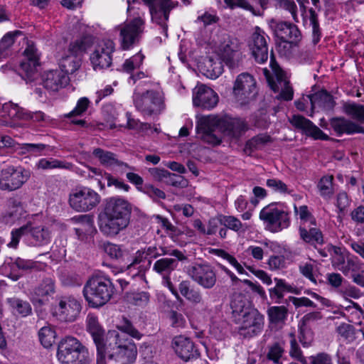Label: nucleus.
Listing matches in <instances>:
<instances>
[{"mask_svg":"<svg viewBox=\"0 0 364 364\" xmlns=\"http://www.w3.org/2000/svg\"><path fill=\"white\" fill-rule=\"evenodd\" d=\"M218 102L217 93L205 85H200L193 89V103L196 107L210 109L215 107Z\"/></svg>","mask_w":364,"mask_h":364,"instance_id":"5701e85b","label":"nucleus"},{"mask_svg":"<svg viewBox=\"0 0 364 364\" xmlns=\"http://www.w3.org/2000/svg\"><path fill=\"white\" fill-rule=\"evenodd\" d=\"M144 193L155 202L166 198V193L153 185H146L144 186Z\"/></svg>","mask_w":364,"mask_h":364,"instance_id":"338daca9","label":"nucleus"},{"mask_svg":"<svg viewBox=\"0 0 364 364\" xmlns=\"http://www.w3.org/2000/svg\"><path fill=\"white\" fill-rule=\"evenodd\" d=\"M87 348L75 337L67 336L58 345L57 357L62 364H90Z\"/></svg>","mask_w":364,"mask_h":364,"instance_id":"423d86ee","label":"nucleus"},{"mask_svg":"<svg viewBox=\"0 0 364 364\" xmlns=\"http://www.w3.org/2000/svg\"><path fill=\"white\" fill-rule=\"evenodd\" d=\"M42 81L46 90L57 92L68 84L69 77L63 70H53L45 73Z\"/></svg>","mask_w":364,"mask_h":364,"instance_id":"a878e982","label":"nucleus"},{"mask_svg":"<svg viewBox=\"0 0 364 364\" xmlns=\"http://www.w3.org/2000/svg\"><path fill=\"white\" fill-rule=\"evenodd\" d=\"M231 308L239 336L250 339L261 334L264 327V316L242 300L235 299Z\"/></svg>","mask_w":364,"mask_h":364,"instance_id":"20e7f679","label":"nucleus"},{"mask_svg":"<svg viewBox=\"0 0 364 364\" xmlns=\"http://www.w3.org/2000/svg\"><path fill=\"white\" fill-rule=\"evenodd\" d=\"M338 269L341 271L345 275L348 276L350 274H355L360 269L358 262L351 257H347L346 262L343 266L338 267Z\"/></svg>","mask_w":364,"mask_h":364,"instance_id":"052dcab7","label":"nucleus"},{"mask_svg":"<svg viewBox=\"0 0 364 364\" xmlns=\"http://www.w3.org/2000/svg\"><path fill=\"white\" fill-rule=\"evenodd\" d=\"M38 337L43 347L48 348L55 343L56 333L51 326H48L42 327L39 330Z\"/></svg>","mask_w":364,"mask_h":364,"instance_id":"c03bdc74","label":"nucleus"},{"mask_svg":"<svg viewBox=\"0 0 364 364\" xmlns=\"http://www.w3.org/2000/svg\"><path fill=\"white\" fill-rule=\"evenodd\" d=\"M27 237L30 239V245L43 246L50 242L51 238L50 231L44 226L32 228L29 225Z\"/></svg>","mask_w":364,"mask_h":364,"instance_id":"2f4dec72","label":"nucleus"},{"mask_svg":"<svg viewBox=\"0 0 364 364\" xmlns=\"http://www.w3.org/2000/svg\"><path fill=\"white\" fill-rule=\"evenodd\" d=\"M127 300L129 303L140 306H146L150 301V294L147 291H134L127 294Z\"/></svg>","mask_w":364,"mask_h":364,"instance_id":"79ce46f5","label":"nucleus"},{"mask_svg":"<svg viewBox=\"0 0 364 364\" xmlns=\"http://www.w3.org/2000/svg\"><path fill=\"white\" fill-rule=\"evenodd\" d=\"M187 274L193 282L205 289H212L217 282L214 267L207 262L192 264L187 268Z\"/></svg>","mask_w":364,"mask_h":364,"instance_id":"f8f14e48","label":"nucleus"},{"mask_svg":"<svg viewBox=\"0 0 364 364\" xmlns=\"http://www.w3.org/2000/svg\"><path fill=\"white\" fill-rule=\"evenodd\" d=\"M144 56L141 53H137L127 59L122 65V69L127 73H132L134 69L139 68L142 64Z\"/></svg>","mask_w":364,"mask_h":364,"instance_id":"5fc2aeb1","label":"nucleus"},{"mask_svg":"<svg viewBox=\"0 0 364 364\" xmlns=\"http://www.w3.org/2000/svg\"><path fill=\"white\" fill-rule=\"evenodd\" d=\"M219 221L220 222V225L233 231L239 232L241 230L243 231L245 230V228H243V224L236 217L219 215Z\"/></svg>","mask_w":364,"mask_h":364,"instance_id":"09e8293b","label":"nucleus"},{"mask_svg":"<svg viewBox=\"0 0 364 364\" xmlns=\"http://www.w3.org/2000/svg\"><path fill=\"white\" fill-rule=\"evenodd\" d=\"M259 218L267 224L272 232H279L289 227L290 220L287 212L277 208L274 203L263 208Z\"/></svg>","mask_w":364,"mask_h":364,"instance_id":"ddd939ff","label":"nucleus"},{"mask_svg":"<svg viewBox=\"0 0 364 364\" xmlns=\"http://www.w3.org/2000/svg\"><path fill=\"white\" fill-rule=\"evenodd\" d=\"M108 342L106 341L105 345L96 346L97 348V364H106V355H107L110 359L114 358L120 364H128L129 363H123L122 358H119L115 355H111L114 350L108 348Z\"/></svg>","mask_w":364,"mask_h":364,"instance_id":"a18cd8bd","label":"nucleus"},{"mask_svg":"<svg viewBox=\"0 0 364 364\" xmlns=\"http://www.w3.org/2000/svg\"><path fill=\"white\" fill-rule=\"evenodd\" d=\"M269 37L259 27L256 26L251 35L248 46L251 51V55L255 62L259 64L265 63L269 56V48L267 41Z\"/></svg>","mask_w":364,"mask_h":364,"instance_id":"dca6fc26","label":"nucleus"},{"mask_svg":"<svg viewBox=\"0 0 364 364\" xmlns=\"http://www.w3.org/2000/svg\"><path fill=\"white\" fill-rule=\"evenodd\" d=\"M218 128L227 136L238 139L248 129V125L245 120L240 118L218 117L213 115L201 117L197 121L196 132L198 137L213 146L221 141L220 136L215 134Z\"/></svg>","mask_w":364,"mask_h":364,"instance_id":"f257e3e1","label":"nucleus"},{"mask_svg":"<svg viewBox=\"0 0 364 364\" xmlns=\"http://www.w3.org/2000/svg\"><path fill=\"white\" fill-rule=\"evenodd\" d=\"M18 34H20V31L9 32L1 38L0 41V58H4L8 55V48L13 45L14 38Z\"/></svg>","mask_w":364,"mask_h":364,"instance_id":"6e6d98bb","label":"nucleus"},{"mask_svg":"<svg viewBox=\"0 0 364 364\" xmlns=\"http://www.w3.org/2000/svg\"><path fill=\"white\" fill-rule=\"evenodd\" d=\"M218 54L230 68L237 67L242 58L241 43L237 38L224 33L218 36Z\"/></svg>","mask_w":364,"mask_h":364,"instance_id":"1a4fd4ad","label":"nucleus"},{"mask_svg":"<svg viewBox=\"0 0 364 364\" xmlns=\"http://www.w3.org/2000/svg\"><path fill=\"white\" fill-rule=\"evenodd\" d=\"M344 112L359 122L364 123V106L355 103H348L343 106Z\"/></svg>","mask_w":364,"mask_h":364,"instance_id":"49530a36","label":"nucleus"},{"mask_svg":"<svg viewBox=\"0 0 364 364\" xmlns=\"http://www.w3.org/2000/svg\"><path fill=\"white\" fill-rule=\"evenodd\" d=\"M93 156L98 159L100 164L106 167H115L118 166L122 168L134 169L127 164L120 161L117 157V155L111 151L104 150L101 148H96L92 151Z\"/></svg>","mask_w":364,"mask_h":364,"instance_id":"c756f323","label":"nucleus"},{"mask_svg":"<svg viewBox=\"0 0 364 364\" xmlns=\"http://www.w3.org/2000/svg\"><path fill=\"white\" fill-rule=\"evenodd\" d=\"M294 213L298 214L300 220L304 223H309L311 225L315 224V219L312 216L311 213L309 211L306 205H301L297 208L296 205H294Z\"/></svg>","mask_w":364,"mask_h":364,"instance_id":"680f3d73","label":"nucleus"},{"mask_svg":"<svg viewBox=\"0 0 364 364\" xmlns=\"http://www.w3.org/2000/svg\"><path fill=\"white\" fill-rule=\"evenodd\" d=\"M23 214V207L20 201L16 199H11L9 201V210L6 215L11 220L19 219Z\"/></svg>","mask_w":364,"mask_h":364,"instance_id":"864d4df0","label":"nucleus"},{"mask_svg":"<svg viewBox=\"0 0 364 364\" xmlns=\"http://www.w3.org/2000/svg\"><path fill=\"white\" fill-rule=\"evenodd\" d=\"M76 220L80 224L79 227L74 228L77 237L80 241L86 242L89 235L93 232V221L91 217L87 215L79 216Z\"/></svg>","mask_w":364,"mask_h":364,"instance_id":"f704fd0d","label":"nucleus"},{"mask_svg":"<svg viewBox=\"0 0 364 364\" xmlns=\"http://www.w3.org/2000/svg\"><path fill=\"white\" fill-rule=\"evenodd\" d=\"M336 331L346 340L353 341L355 338L354 328L352 325L343 323L337 327Z\"/></svg>","mask_w":364,"mask_h":364,"instance_id":"0e129e2a","label":"nucleus"},{"mask_svg":"<svg viewBox=\"0 0 364 364\" xmlns=\"http://www.w3.org/2000/svg\"><path fill=\"white\" fill-rule=\"evenodd\" d=\"M55 293V284L51 278H46L34 289L33 294L38 301L43 304V299Z\"/></svg>","mask_w":364,"mask_h":364,"instance_id":"e433bc0d","label":"nucleus"},{"mask_svg":"<svg viewBox=\"0 0 364 364\" xmlns=\"http://www.w3.org/2000/svg\"><path fill=\"white\" fill-rule=\"evenodd\" d=\"M310 100L312 108L314 107L316 103L318 106L327 109H332L334 107V102L332 96L326 92H321L311 96Z\"/></svg>","mask_w":364,"mask_h":364,"instance_id":"37998d69","label":"nucleus"},{"mask_svg":"<svg viewBox=\"0 0 364 364\" xmlns=\"http://www.w3.org/2000/svg\"><path fill=\"white\" fill-rule=\"evenodd\" d=\"M127 269H134L139 270L141 267V263L145 260V256L141 250H138L133 256L124 259Z\"/></svg>","mask_w":364,"mask_h":364,"instance_id":"bf43d9fd","label":"nucleus"},{"mask_svg":"<svg viewBox=\"0 0 364 364\" xmlns=\"http://www.w3.org/2000/svg\"><path fill=\"white\" fill-rule=\"evenodd\" d=\"M187 257L180 250L172 249L168 251L166 256L158 259L153 264V271L162 277V283L168 288L171 293L178 298V293L172 284L170 274L175 271L179 262L184 261Z\"/></svg>","mask_w":364,"mask_h":364,"instance_id":"0eeeda50","label":"nucleus"},{"mask_svg":"<svg viewBox=\"0 0 364 364\" xmlns=\"http://www.w3.org/2000/svg\"><path fill=\"white\" fill-rule=\"evenodd\" d=\"M290 123L295 128L301 130L306 135L314 139L327 140L328 136L323 133L311 121L299 114H294L289 119Z\"/></svg>","mask_w":364,"mask_h":364,"instance_id":"393cba45","label":"nucleus"},{"mask_svg":"<svg viewBox=\"0 0 364 364\" xmlns=\"http://www.w3.org/2000/svg\"><path fill=\"white\" fill-rule=\"evenodd\" d=\"M267 315L269 326L281 329L286 324L289 310L285 306H271L267 308Z\"/></svg>","mask_w":364,"mask_h":364,"instance_id":"c85d7f7f","label":"nucleus"},{"mask_svg":"<svg viewBox=\"0 0 364 364\" xmlns=\"http://www.w3.org/2000/svg\"><path fill=\"white\" fill-rule=\"evenodd\" d=\"M309 12L310 14V25L312 28V42L316 45L320 41L322 33L319 26L318 14L313 9H310Z\"/></svg>","mask_w":364,"mask_h":364,"instance_id":"de8ad7c7","label":"nucleus"},{"mask_svg":"<svg viewBox=\"0 0 364 364\" xmlns=\"http://www.w3.org/2000/svg\"><path fill=\"white\" fill-rule=\"evenodd\" d=\"M81 310L80 302L74 297L65 296L60 297L55 312L58 318L65 322L75 321Z\"/></svg>","mask_w":364,"mask_h":364,"instance_id":"412c9836","label":"nucleus"},{"mask_svg":"<svg viewBox=\"0 0 364 364\" xmlns=\"http://www.w3.org/2000/svg\"><path fill=\"white\" fill-rule=\"evenodd\" d=\"M170 250L171 249L165 246L153 245L141 249V251L144 252L145 259L147 257L150 259H156L160 257L166 256Z\"/></svg>","mask_w":364,"mask_h":364,"instance_id":"8fccbe9b","label":"nucleus"},{"mask_svg":"<svg viewBox=\"0 0 364 364\" xmlns=\"http://www.w3.org/2000/svg\"><path fill=\"white\" fill-rule=\"evenodd\" d=\"M333 176H325L321 178L318 188L321 196L330 197L332 196L333 193Z\"/></svg>","mask_w":364,"mask_h":364,"instance_id":"3c124183","label":"nucleus"},{"mask_svg":"<svg viewBox=\"0 0 364 364\" xmlns=\"http://www.w3.org/2000/svg\"><path fill=\"white\" fill-rule=\"evenodd\" d=\"M266 186L273 191L281 194H290L292 193V190H291L286 183L278 178H272L267 179Z\"/></svg>","mask_w":364,"mask_h":364,"instance_id":"603ef678","label":"nucleus"},{"mask_svg":"<svg viewBox=\"0 0 364 364\" xmlns=\"http://www.w3.org/2000/svg\"><path fill=\"white\" fill-rule=\"evenodd\" d=\"M100 202V195L88 187L75 188L69 196L70 207L77 212L89 211L95 208Z\"/></svg>","mask_w":364,"mask_h":364,"instance_id":"9b49d317","label":"nucleus"},{"mask_svg":"<svg viewBox=\"0 0 364 364\" xmlns=\"http://www.w3.org/2000/svg\"><path fill=\"white\" fill-rule=\"evenodd\" d=\"M114 50L112 41L106 40L98 44L90 58L93 69L100 71L109 68L112 65Z\"/></svg>","mask_w":364,"mask_h":364,"instance_id":"a211bd4d","label":"nucleus"},{"mask_svg":"<svg viewBox=\"0 0 364 364\" xmlns=\"http://www.w3.org/2000/svg\"><path fill=\"white\" fill-rule=\"evenodd\" d=\"M267 358L275 363H279L284 353V346L282 343L276 342L269 346Z\"/></svg>","mask_w":364,"mask_h":364,"instance_id":"4d7b16f0","label":"nucleus"},{"mask_svg":"<svg viewBox=\"0 0 364 364\" xmlns=\"http://www.w3.org/2000/svg\"><path fill=\"white\" fill-rule=\"evenodd\" d=\"M144 28V21L141 18H135L126 23L120 30L122 47L128 50L139 41Z\"/></svg>","mask_w":364,"mask_h":364,"instance_id":"6ab92c4d","label":"nucleus"},{"mask_svg":"<svg viewBox=\"0 0 364 364\" xmlns=\"http://www.w3.org/2000/svg\"><path fill=\"white\" fill-rule=\"evenodd\" d=\"M117 331H109L106 336L108 348L114 350L111 355L122 358L123 363H132L136 358L137 348L129 336L140 340L142 334L125 317L122 318L121 323L117 326Z\"/></svg>","mask_w":364,"mask_h":364,"instance_id":"7ed1b4c3","label":"nucleus"},{"mask_svg":"<svg viewBox=\"0 0 364 364\" xmlns=\"http://www.w3.org/2000/svg\"><path fill=\"white\" fill-rule=\"evenodd\" d=\"M299 233L301 238L306 242L321 244L323 242V235L318 228H310L308 230L306 228L300 227Z\"/></svg>","mask_w":364,"mask_h":364,"instance_id":"58836bf2","label":"nucleus"},{"mask_svg":"<svg viewBox=\"0 0 364 364\" xmlns=\"http://www.w3.org/2000/svg\"><path fill=\"white\" fill-rule=\"evenodd\" d=\"M257 93L256 82L253 76L247 73L240 74L234 83L233 95L241 105L253 100Z\"/></svg>","mask_w":364,"mask_h":364,"instance_id":"2eb2a0df","label":"nucleus"},{"mask_svg":"<svg viewBox=\"0 0 364 364\" xmlns=\"http://www.w3.org/2000/svg\"><path fill=\"white\" fill-rule=\"evenodd\" d=\"M176 355L184 361H188L199 355L193 342L184 336H175L171 343Z\"/></svg>","mask_w":364,"mask_h":364,"instance_id":"b1692460","label":"nucleus"},{"mask_svg":"<svg viewBox=\"0 0 364 364\" xmlns=\"http://www.w3.org/2000/svg\"><path fill=\"white\" fill-rule=\"evenodd\" d=\"M112 280L105 275H93L83 287V296L90 306L100 307L106 304L115 294Z\"/></svg>","mask_w":364,"mask_h":364,"instance_id":"39448f33","label":"nucleus"},{"mask_svg":"<svg viewBox=\"0 0 364 364\" xmlns=\"http://www.w3.org/2000/svg\"><path fill=\"white\" fill-rule=\"evenodd\" d=\"M275 286L269 289L270 299L275 304H280L284 298V293H296L295 287L287 283L284 279L279 278L274 279Z\"/></svg>","mask_w":364,"mask_h":364,"instance_id":"473e14b6","label":"nucleus"},{"mask_svg":"<svg viewBox=\"0 0 364 364\" xmlns=\"http://www.w3.org/2000/svg\"><path fill=\"white\" fill-rule=\"evenodd\" d=\"M133 99L135 107L144 116L159 114L164 109V97L156 90L135 93Z\"/></svg>","mask_w":364,"mask_h":364,"instance_id":"9d476101","label":"nucleus"},{"mask_svg":"<svg viewBox=\"0 0 364 364\" xmlns=\"http://www.w3.org/2000/svg\"><path fill=\"white\" fill-rule=\"evenodd\" d=\"M7 303L14 314H17L23 317L27 316L32 313V308L29 302L19 298L13 297L7 299Z\"/></svg>","mask_w":364,"mask_h":364,"instance_id":"4c0bfd02","label":"nucleus"},{"mask_svg":"<svg viewBox=\"0 0 364 364\" xmlns=\"http://www.w3.org/2000/svg\"><path fill=\"white\" fill-rule=\"evenodd\" d=\"M270 141V136L267 134H258L248 140L245 146L244 151L250 155L255 150L261 149Z\"/></svg>","mask_w":364,"mask_h":364,"instance_id":"ea45409f","label":"nucleus"},{"mask_svg":"<svg viewBox=\"0 0 364 364\" xmlns=\"http://www.w3.org/2000/svg\"><path fill=\"white\" fill-rule=\"evenodd\" d=\"M87 331L91 334L96 346L106 344V341H104V329L100 325L97 317L92 315L87 316Z\"/></svg>","mask_w":364,"mask_h":364,"instance_id":"72a5a7b5","label":"nucleus"},{"mask_svg":"<svg viewBox=\"0 0 364 364\" xmlns=\"http://www.w3.org/2000/svg\"><path fill=\"white\" fill-rule=\"evenodd\" d=\"M269 65L274 75L273 77L271 76L270 72L267 68L262 69L269 87L274 92H279V98L287 101L291 100L294 95L293 89L290 85L286 73L276 62L272 50L270 53Z\"/></svg>","mask_w":364,"mask_h":364,"instance_id":"6e6552de","label":"nucleus"},{"mask_svg":"<svg viewBox=\"0 0 364 364\" xmlns=\"http://www.w3.org/2000/svg\"><path fill=\"white\" fill-rule=\"evenodd\" d=\"M81 65L80 60L74 55L62 58L60 61V70L68 76V74L75 73Z\"/></svg>","mask_w":364,"mask_h":364,"instance_id":"a19ab883","label":"nucleus"},{"mask_svg":"<svg viewBox=\"0 0 364 364\" xmlns=\"http://www.w3.org/2000/svg\"><path fill=\"white\" fill-rule=\"evenodd\" d=\"M271 28L275 36L282 41H297L300 36V31L297 26L287 22H278L274 19L269 23Z\"/></svg>","mask_w":364,"mask_h":364,"instance_id":"bb28decb","label":"nucleus"},{"mask_svg":"<svg viewBox=\"0 0 364 364\" xmlns=\"http://www.w3.org/2000/svg\"><path fill=\"white\" fill-rule=\"evenodd\" d=\"M9 260L5 263L4 268L7 272V277L13 281H17L21 277L23 272H31L38 266L37 262L21 257L10 258Z\"/></svg>","mask_w":364,"mask_h":364,"instance_id":"4be33fe9","label":"nucleus"},{"mask_svg":"<svg viewBox=\"0 0 364 364\" xmlns=\"http://www.w3.org/2000/svg\"><path fill=\"white\" fill-rule=\"evenodd\" d=\"M149 6L151 21L162 29L167 36V24L170 11L175 7L171 0H143Z\"/></svg>","mask_w":364,"mask_h":364,"instance_id":"f3484780","label":"nucleus"},{"mask_svg":"<svg viewBox=\"0 0 364 364\" xmlns=\"http://www.w3.org/2000/svg\"><path fill=\"white\" fill-rule=\"evenodd\" d=\"M331 255L333 257V265L338 269V267H341L346 262L345 257L341 252V249L336 246H331L328 249Z\"/></svg>","mask_w":364,"mask_h":364,"instance_id":"69168bd1","label":"nucleus"},{"mask_svg":"<svg viewBox=\"0 0 364 364\" xmlns=\"http://www.w3.org/2000/svg\"><path fill=\"white\" fill-rule=\"evenodd\" d=\"M38 169L48 170L55 168L72 169L73 165L66 161L58 160L54 158L41 159L36 165Z\"/></svg>","mask_w":364,"mask_h":364,"instance_id":"c9c22d12","label":"nucleus"},{"mask_svg":"<svg viewBox=\"0 0 364 364\" xmlns=\"http://www.w3.org/2000/svg\"><path fill=\"white\" fill-rule=\"evenodd\" d=\"M23 60L20 63L19 75L26 81H33L38 75L37 67L39 58L33 45H28L23 52Z\"/></svg>","mask_w":364,"mask_h":364,"instance_id":"aec40b11","label":"nucleus"},{"mask_svg":"<svg viewBox=\"0 0 364 364\" xmlns=\"http://www.w3.org/2000/svg\"><path fill=\"white\" fill-rule=\"evenodd\" d=\"M198 68L203 75L210 79L218 77L223 71L222 62L219 59H214L211 57L205 58L200 63Z\"/></svg>","mask_w":364,"mask_h":364,"instance_id":"7c9ffc66","label":"nucleus"},{"mask_svg":"<svg viewBox=\"0 0 364 364\" xmlns=\"http://www.w3.org/2000/svg\"><path fill=\"white\" fill-rule=\"evenodd\" d=\"M132 205L125 199L112 197L106 200L98 215L100 231L107 236H115L127 228L130 223Z\"/></svg>","mask_w":364,"mask_h":364,"instance_id":"f03ea898","label":"nucleus"},{"mask_svg":"<svg viewBox=\"0 0 364 364\" xmlns=\"http://www.w3.org/2000/svg\"><path fill=\"white\" fill-rule=\"evenodd\" d=\"M29 178V173L21 167L8 166L1 170L0 174V188L13 191L21 188Z\"/></svg>","mask_w":364,"mask_h":364,"instance_id":"4468645a","label":"nucleus"},{"mask_svg":"<svg viewBox=\"0 0 364 364\" xmlns=\"http://www.w3.org/2000/svg\"><path fill=\"white\" fill-rule=\"evenodd\" d=\"M105 252L112 259L124 260V257L128 256V252L123 250L122 247L117 245L108 243L105 245Z\"/></svg>","mask_w":364,"mask_h":364,"instance_id":"13d9d810","label":"nucleus"},{"mask_svg":"<svg viewBox=\"0 0 364 364\" xmlns=\"http://www.w3.org/2000/svg\"><path fill=\"white\" fill-rule=\"evenodd\" d=\"M330 125L337 135L343 134H353L355 133L364 134V128L357 123L345 117H334L330 120Z\"/></svg>","mask_w":364,"mask_h":364,"instance_id":"cd10ccee","label":"nucleus"},{"mask_svg":"<svg viewBox=\"0 0 364 364\" xmlns=\"http://www.w3.org/2000/svg\"><path fill=\"white\" fill-rule=\"evenodd\" d=\"M90 103V100L87 97L80 98L77 102L76 107L68 114V117L81 115L87 110Z\"/></svg>","mask_w":364,"mask_h":364,"instance_id":"774afa93","label":"nucleus"},{"mask_svg":"<svg viewBox=\"0 0 364 364\" xmlns=\"http://www.w3.org/2000/svg\"><path fill=\"white\" fill-rule=\"evenodd\" d=\"M29 230V225H23L18 229H16L11 232V241L8 244L11 247H16L21 237L26 235Z\"/></svg>","mask_w":364,"mask_h":364,"instance_id":"e2e57ef3","label":"nucleus"}]
</instances>
